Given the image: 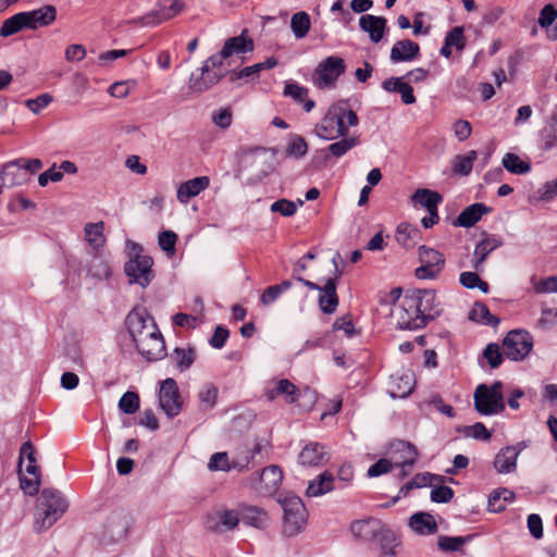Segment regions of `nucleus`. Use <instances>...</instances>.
<instances>
[{
	"mask_svg": "<svg viewBox=\"0 0 557 557\" xmlns=\"http://www.w3.org/2000/svg\"><path fill=\"white\" fill-rule=\"evenodd\" d=\"M459 282L468 289L479 288L484 294H487L490 290L488 284L483 281L476 272H462L459 276Z\"/></svg>",
	"mask_w": 557,
	"mask_h": 557,
	"instance_id": "49",
	"label": "nucleus"
},
{
	"mask_svg": "<svg viewBox=\"0 0 557 557\" xmlns=\"http://www.w3.org/2000/svg\"><path fill=\"white\" fill-rule=\"evenodd\" d=\"M527 447L524 442L517 445L502 448L495 456L494 468L498 473H510L516 471L517 459L520 453Z\"/></svg>",
	"mask_w": 557,
	"mask_h": 557,
	"instance_id": "18",
	"label": "nucleus"
},
{
	"mask_svg": "<svg viewBox=\"0 0 557 557\" xmlns=\"http://www.w3.org/2000/svg\"><path fill=\"white\" fill-rule=\"evenodd\" d=\"M532 198L540 202H550L557 199V175L556 178L547 181L539 187Z\"/></svg>",
	"mask_w": 557,
	"mask_h": 557,
	"instance_id": "48",
	"label": "nucleus"
},
{
	"mask_svg": "<svg viewBox=\"0 0 557 557\" xmlns=\"http://www.w3.org/2000/svg\"><path fill=\"white\" fill-rule=\"evenodd\" d=\"M492 211V208L482 202H475L465 208L453 222L455 226L471 227L478 223L484 214Z\"/></svg>",
	"mask_w": 557,
	"mask_h": 557,
	"instance_id": "26",
	"label": "nucleus"
},
{
	"mask_svg": "<svg viewBox=\"0 0 557 557\" xmlns=\"http://www.w3.org/2000/svg\"><path fill=\"white\" fill-rule=\"evenodd\" d=\"M275 386L278 391L280 395L286 396V401L288 404H294L297 400V387L287 379L278 380L275 383Z\"/></svg>",
	"mask_w": 557,
	"mask_h": 557,
	"instance_id": "56",
	"label": "nucleus"
},
{
	"mask_svg": "<svg viewBox=\"0 0 557 557\" xmlns=\"http://www.w3.org/2000/svg\"><path fill=\"white\" fill-rule=\"evenodd\" d=\"M208 468L211 471H230V460L227 453L220 451L211 456Z\"/></svg>",
	"mask_w": 557,
	"mask_h": 557,
	"instance_id": "59",
	"label": "nucleus"
},
{
	"mask_svg": "<svg viewBox=\"0 0 557 557\" xmlns=\"http://www.w3.org/2000/svg\"><path fill=\"white\" fill-rule=\"evenodd\" d=\"M419 259L421 263L429 265V268H438V271H442L445 265L443 253L424 245L419 247Z\"/></svg>",
	"mask_w": 557,
	"mask_h": 557,
	"instance_id": "44",
	"label": "nucleus"
},
{
	"mask_svg": "<svg viewBox=\"0 0 557 557\" xmlns=\"http://www.w3.org/2000/svg\"><path fill=\"white\" fill-rule=\"evenodd\" d=\"M27 182V173L21 168L16 160L8 162L0 170V194L2 187L11 188L23 185Z\"/></svg>",
	"mask_w": 557,
	"mask_h": 557,
	"instance_id": "22",
	"label": "nucleus"
},
{
	"mask_svg": "<svg viewBox=\"0 0 557 557\" xmlns=\"http://www.w3.org/2000/svg\"><path fill=\"white\" fill-rule=\"evenodd\" d=\"M409 292L419 307L420 314L425 315V325L441 314L442 307L435 290L412 289Z\"/></svg>",
	"mask_w": 557,
	"mask_h": 557,
	"instance_id": "12",
	"label": "nucleus"
},
{
	"mask_svg": "<svg viewBox=\"0 0 557 557\" xmlns=\"http://www.w3.org/2000/svg\"><path fill=\"white\" fill-rule=\"evenodd\" d=\"M284 96L293 98L298 103H302L308 96V89L297 83H288L285 85Z\"/></svg>",
	"mask_w": 557,
	"mask_h": 557,
	"instance_id": "62",
	"label": "nucleus"
},
{
	"mask_svg": "<svg viewBox=\"0 0 557 557\" xmlns=\"http://www.w3.org/2000/svg\"><path fill=\"white\" fill-rule=\"evenodd\" d=\"M391 448L395 455H399V457L396 458L395 466L401 468L400 475L404 478L407 475L405 467H411L416 463L418 450L413 444L401 440L394 442Z\"/></svg>",
	"mask_w": 557,
	"mask_h": 557,
	"instance_id": "21",
	"label": "nucleus"
},
{
	"mask_svg": "<svg viewBox=\"0 0 557 557\" xmlns=\"http://www.w3.org/2000/svg\"><path fill=\"white\" fill-rule=\"evenodd\" d=\"M387 21L383 16L364 14L359 18L360 28L369 34L370 40L374 44L380 42L385 34Z\"/></svg>",
	"mask_w": 557,
	"mask_h": 557,
	"instance_id": "25",
	"label": "nucleus"
},
{
	"mask_svg": "<svg viewBox=\"0 0 557 557\" xmlns=\"http://www.w3.org/2000/svg\"><path fill=\"white\" fill-rule=\"evenodd\" d=\"M446 46L455 47L458 51L463 50L466 47V39L463 36V27L456 26L450 29L445 37Z\"/></svg>",
	"mask_w": 557,
	"mask_h": 557,
	"instance_id": "55",
	"label": "nucleus"
},
{
	"mask_svg": "<svg viewBox=\"0 0 557 557\" xmlns=\"http://www.w3.org/2000/svg\"><path fill=\"white\" fill-rule=\"evenodd\" d=\"M379 519L367 518L361 520H355L350 524V532L354 537L363 542H377L383 532H386Z\"/></svg>",
	"mask_w": 557,
	"mask_h": 557,
	"instance_id": "14",
	"label": "nucleus"
},
{
	"mask_svg": "<svg viewBox=\"0 0 557 557\" xmlns=\"http://www.w3.org/2000/svg\"><path fill=\"white\" fill-rule=\"evenodd\" d=\"M359 117L347 101L333 103L315 125V135L324 140H334L348 134L349 127L357 126Z\"/></svg>",
	"mask_w": 557,
	"mask_h": 557,
	"instance_id": "1",
	"label": "nucleus"
},
{
	"mask_svg": "<svg viewBox=\"0 0 557 557\" xmlns=\"http://www.w3.org/2000/svg\"><path fill=\"white\" fill-rule=\"evenodd\" d=\"M476 158L478 153L475 150H470L466 154L456 156L453 162V172L463 176L469 175Z\"/></svg>",
	"mask_w": 557,
	"mask_h": 557,
	"instance_id": "43",
	"label": "nucleus"
},
{
	"mask_svg": "<svg viewBox=\"0 0 557 557\" xmlns=\"http://www.w3.org/2000/svg\"><path fill=\"white\" fill-rule=\"evenodd\" d=\"M159 405L169 418H174L181 412L182 400L174 379L169 377L161 383Z\"/></svg>",
	"mask_w": 557,
	"mask_h": 557,
	"instance_id": "11",
	"label": "nucleus"
},
{
	"mask_svg": "<svg viewBox=\"0 0 557 557\" xmlns=\"http://www.w3.org/2000/svg\"><path fill=\"white\" fill-rule=\"evenodd\" d=\"M311 27L310 15L305 11H299L292 15L290 28L296 39L305 38Z\"/></svg>",
	"mask_w": 557,
	"mask_h": 557,
	"instance_id": "39",
	"label": "nucleus"
},
{
	"mask_svg": "<svg viewBox=\"0 0 557 557\" xmlns=\"http://www.w3.org/2000/svg\"><path fill=\"white\" fill-rule=\"evenodd\" d=\"M503 166L512 174L522 175L531 171V164L528 161L522 160L518 154L507 152L502 160Z\"/></svg>",
	"mask_w": 557,
	"mask_h": 557,
	"instance_id": "38",
	"label": "nucleus"
},
{
	"mask_svg": "<svg viewBox=\"0 0 557 557\" xmlns=\"http://www.w3.org/2000/svg\"><path fill=\"white\" fill-rule=\"evenodd\" d=\"M409 527L420 535L435 534L438 530L434 517L429 512H416L409 518Z\"/></svg>",
	"mask_w": 557,
	"mask_h": 557,
	"instance_id": "30",
	"label": "nucleus"
},
{
	"mask_svg": "<svg viewBox=\"0 0 557 557\" xmlns=\"http://www.w3.org/2000/svg\"><path fill=\"white\" fill-rule=\"evenodd\" d=\"M284 511L285 533L294 535L306 524L307 510L298 496H287L282 502Z\"/></svg>",
	"mask_w": 557,
	"mask_h": 557,
	"instance_id": "10",
	"label": "nucleus"
},
{
	"mask_svg": "<svg viewBox=\"0 0 557 557\" xmlns=\"http://www.w3.org/2000/svg\"><path fill=\"white\" fill-rule=\"evenodd\" d=\"M158 4V9H153L138 18H134L133 23L139 26L153 27L173 18L185 8L182 0H160Z\"/></svg>",
	"mask_w": 557,
	"mask_h": 557,
	"instance_id": "8",
	"label": "nucleus"
},
{
	"mask_svg": "<svg viewBox=\"0 0 557 557\" xmlns=\"http://www.w3.org/2000/svg\"><path fill=\"white\" fill-rule=\"evenodd\" d=\"M170 359L175 363L181 372L186 371L191 367L196 359V350L193 347L180 348L176 347L170 355Z\"/></svg>",
	"mask_w": 557,
	"mask_h": 557,
	"instance_id": "37",
	"label": "nucleus"
},
{
	"mask_svg": "<svg viewBox=\"0 0 557 557\" xmlns=\"http://www.w3.org/2000/svg\"><path fill=\"white\" fill-rule=\"evenodd\" d=\"M283 472L277 466H268L259 474V480L267 491H272L282 482Z\"/></svg>",
	"mask_w": 557,
	"mask_h": 557,
	"instance_id": "45",
	"label": "nucleus"
},
{
	"mask_svg": "<svg viewBox=\"0 0 557 557\" xmlns=\"http://www.w3.org/2000/svg\"><path fill=\"white\" fill-rule=\"evenodd\" d=\"M533 348V337L524 330L508 332L503 341L504 355L513 361L523 360Z\"/></svg>",
	"mask_w": 557,
	"mask_h": 557,
	"instance_id": "9",
	"label": "nucleus"
},
{
	"mask_svg": "<svg viewBox=\"0 0 557 557\" xmlns=\"http://www.w3.org/2000/svg\"><path fill=\"white\" fill-rule=\"evenodd\" d=\"M210 185L208 176H198L182 183L177 189V200L182 203H187L193 197L198 196L201 191L207 189Z\"/></svg>",
	"mask_w": 557,
	"mask_h": 557,
	"instance_id": "27",
	"label": "nucleus"
},
{
	"mask_svg": "<svg viewBox=\"0 0 557 557\" xmlns=\"http://www.w3.org/2000/svg\"><path fill=\"white\" fill-rule=\"evenodd\" d=\"M531 283L536 293H557V276L537 280L535 275H532Z\"/></svg>",
	"mask_w": 557,
	"mask_h": 557,
	"instance_id": "54",
	"label": "nucleus"
},
{
	"mask_svg": "<svg viewBox=\"0 0 557 557\" xmlns=\"http://www.w3.org/2000/svg\"><path fill=\"white\" fill-rule=\"evenodd\" d=\"M69 502L57 488H44L37 498L34 512V530L41 533L50 529L67 510Z\"/></svg>",
	"mask_w": 557,
	"mask_h": 557,
	"instance_id": "2",
	"label": "nucleus"
},
{
	"mask_svg": "<svg viewBox=\"0 0 557 557\" xmlns=\"http://www.w3.org/2000/svg\"><path fill=\"white\" fill-rule=\"evenodd\" d=\"M26 28L23 12H18L3 21L0 28V37H9Z\"/></svg>",
	"mask_w": 557,
	"mask_h": 557,
	"instance_id": "46",
	"label": "nucleus"
},
{
	"mask_svg": "<svg viewBox=\"0 0 557 557\" xmlns=\"http://www.w3.org/2000/svg\"><path fill=\"white\" fill-rule=\"evenodd\" d=\"M23 16L26 28L35 30L51 25L57 20V9L54 5L46 4L36 10L24 11Z\"/></svg>",
	"mask_w": 557,
	"mask_h": 557,
	"instance_id": "20",
	"label": "nucleus"
},
{
	"mask_svg": "<svg viewBox=\"0 0 557 557\" xmlns=\"http://www.w3.org/2000/svg\"><path fill=\"white\" fill-rule=\"evenodd\" d=\"M416 304L408 290L399 304L394 306L392 317L396 320L398 329L418 330L425 326V315L420 314L419 307Z\"/></svg>",
	"mask_w": 557,
	"mask_h": 557,
	"instance_id": "4",
	"label": "nucleus"
},
{
	"mask_svg": "<svg viewBox=\"0 0 557 557\" xmlns=\"http://www.w3.org/2000/svg\"><path fill=\"white\" fill-rule=\"evenodd\" d=\"M502 245L503 240L500 237L495 235L485 236L474 248L472 268L475 271H481L488 255Z\"/></svg>",
	"mask_w": 557,
	"mask_h": 557,
	"instance_id": "23",
	"label": "nucleus"
},
{
	"mask_svg": "<svg viewBox=\"0 0 557 557\" xmlns=\"http://www.w3.org/2000/svg\"><path fill=\"white\" fill-rule=\"evenodd\" d=\"M411 199L416 205H420L421 207L425 208L426 211H431L437 209V206L442 202L443 197L437 191L426 188H419L411 196Z\"/></svg>",
	"mask_w": 557,
	"mask_h": 557,
	"instance_id": "35",
	"label": "nucleus"
},
{
	"mask_svg": "<svg viewBox=\"0 0 557 557\" xmlns=\"http://www.w3.org/2000/svg\"><path fill=\"white\" fill-rule=\"evenodd\" d=\"M261 65L259 63H256L250 66H246L239 71H233L230 73V81L234 82L242 78H250L255 79L259 76V73L261 72Z\"/></svg>",
	"mask_w": 557,
	"mask_h": 557,
	"instance_id": "63",
	"label": "nucleus"
},
{
	"mask_svg": "<svg viewBox=\"0 0 557 557\" xmlns=\"http://www.w3.org/2000/svg\"><path fill=\"white\" fill-rule=\"evenodd\" d=\"M469 319L483 325L495 326L499 323V319L490 312L487 306L479 301L470 310Z\"/></svg>",
	"mask_w": 557,
	"mask_h": 557,
	"instance_id": "40",
	"label": "nucleus"
},
{
	"mask_svg": "<svg viewBox=\"0 0 557 557\" xmlns=\"http://www.w3.org/2000/svg\"><path fill=\"white\" fill-rule=\"evenodd\" d=\"M119 408L126 414L135 413L139 408V396L135 392H126L119 401Z\"/></svg>",
	"mask_w": 557,
	"mask_h": 557,
	"instance_id": "52",
	"label": "nucleus"
},
{
	"mask_svg": "<svg viewBox=\"0 0 557 557\" xmlns=\"http://www.w3.org/2000/svg\"><path fill=\"white\" fill-rule=\"evenodd\" d=\"M88 272L97 278H108L111 275L110 265L100 258H95L91 261Z\"/></svg>",
	"mask_w": 557,
	"mask_h": 557,
	"instance_id": "58",
	"label": "nucleus"
},
{
	"mask_svg": "<svg viewBox=\"0 0 557 557\" xmlns=\"http://www.w3.org/2000/svg\"><path fill=\"white\" fill-rule=\"evenodd\" d=\"M177 242V235L173 231H163L159 234L158 243L162 250L168 255L175 252V245Z\"/></svg>",
	"mask_w": 557,
	"mask_h": 557,
	"instance_id": "57",
	"label": "nucleus"
},
{
	"mask_svg": "<svg viewBox=\"0 0 557 557\" xmlns=\"http://www.w3.org/2000/svg\"><path fill=\"white\" fill-rule=\"evenodd\" d=\"M346 63L343 58L330 55L318 64L312 74L313 85L319 89H331L345 73Z\"/></svg>",
	"mask_w": 557,
	"mask_h": 557,
	"instance_id": "5",
	"label": "nucleus"
},
{
	"mask_svg": "<svg viewBox=\"0 0 557 557\" xmlns=\"http://www.w3.org/2000/svg\"><path fill=\"white\" fill-rule=\"evenodd\" d=\"M131 517L123 511L112 512L103 524V537L111 542L123 540L129 530Z\"/></svg>",
	"mask_w": 557,
	"mask_h": 557,
	"instance_id": "15",
	"label": "nucleus"
},
{
	"mask_svg": "<svg viewBox=\"0 0 557 557\" xmlns=\"http://www.w3.org/2000/svg\"><path fill=\"white\" fill-rule=\"evenodd\" d=\"M200 73H191L188 81V88L196 94H202L220 83V81L230 74V71H215L209 69L208 72L203 71V64L199 69Z\"/></svg>",
	"mask_w": 557,
	"mask_h": 557,
	"instance_id": "16",
	"label": "nucleus"
},
{
	"mask_svg": "<svg viewBox=\"0 0 557 557\" xmlns=\"http://www.w3.org/2000/svg\"><path fill=\"white\" fill-rule=\"evenodd\" d=\"M197 397L200 410H211L216 404L218 388L213 383H205L198 391Z\"/></svg>",
	"mask_w": 557,
	"mask_h": 557,
	"instance_id": "41",
	"label": "nucleus"
},
{
	"mask_svg": "<svg viewBox=\"0 0 557 557\" xmlns=\"http://www.w3.org/2000/svg\"><path fill=\"white\" fill-rule=\"evenodd\" d=\"M238 511L239 519L247 525L262 528L268 520L267 512L256 506L243 505Z\"/></svg>",
	"mask_w": 557,
	"mask_h": 557,
	"instance_id": "34",
	"label": "nucleus"
},
{
	"mask_svg": "<svg viewBox=\"0 0 557 557\" xmlns=\"http://www.w3.org/2000/svg\"><path fill=\"white\" fill-rule=\"evenodd\" d=\"M421 237V231L417 225L403 222L396 228L395 239L406 249L413 248L419 243Z\"/></svg>",
	"mask_w": 557,
	"mask_h": 557,
	"instance_id": "31",
	"label": "nucleus"
},
{
	"mask_svg": "<svg viewBox=\"0 0 557 557\" xmlns=\"http://www.w3.org/2000/svg\"><path fill=\"white\" fill-rule=\"evenodd\" d=\"M104 223L99 221L97 223H87L84 227L85 239L88 244L98 249L102 247L106 243V236L103 234Z\"/></svg>",
	"mask_w": 557,
	"mask_h": 557,
	"instance_id": "36",
	"label": "nucleus"
},
{
	"mask_svg": "<svg viewBox=\"0 0 557 557\" xmlns=\"http://www.w3.org/2000/svg\"><path fill=\"white\" fill-rule=\"evenodd\" d=\"M504 356V351H500L496 343H490L483 350V357L492 369H496L502 364Z\"/></svg>",
	"mask_w": 557,
	"mask_h": 557,
	"instance_id": "53",
	"label": "nucleus"
},
{
	"mask_svg": "<svg viewBox=\"0 0 557 557\" xmlns=\"http://www.w3.org/2000/svg\"><path fill=\"white\" fill-rule=\"evenodd\" d=\"M137 351L148 361H156L166 356L164 338L158 330L156 334L146 335L135 343Z\"/></svg>",
	"mask_w": 557,
	"mask_h": 557,
	"instance_id": "13",
	"label": "nucleus"
},
{
	"mask_svg": "<svg viewBox=\"0 0 557 557\" xmlns=\"http://www.w3.org/2000/svg\"><path fill=\"white\" fill-rule=\"evenodd\" d=\"M541 146L549 150L557 145V117H553L540 133Z\"/></svg>",
	"mask_w": 557,
	"mask_h": 557,
	"instance_id": "50",
	"label": "nucleus"
},
{
	"mask_svg": "<svg viewBox=\"0 0 557 557\" xmlns=\"http://www.w3.org/2000/svg\"><path fill=\"white\" fill-rule=\"evenodd\" d=\"M153 259L150 256L135 253L124 265V272L131 284H138L141 287L150 285L154 278L152 270Z\"/></svg>",
	"mask_w": 557,
	"mask_h": 557,
	"instance_id": "7",
	"label": "nucleus"
},
{
	"mask_svg": "<svg viewBox=\"0 0 557 557\" xmlns=\"http://www.w3.org/2000/svg\"><path fill=\"white\" fill-rule=\"evenodd\" d=\"M255 48L253 40L247 36V30H243L239 36L232 37L224 42L223 54L228 58L234 53L251 52Z\"/></svg>",
	"mask_w": 557,
	"mask_h": 557,
	"instance_id": "33",
	"label": "nucleus"
},
{
	"mask_svg": "<svg viewBox=\"0 0 557 557\" xmlns=\"http://www.w3.org/2000/svg\"><path fill=\"white\" fill-rule=\"evenodd\" d=\"M341 139L331 144L325 149H322L320 151L323 160L327 162L330 158L339 159L343 156H345L348 151H350L352 148L358 146L360 144L359 136H351V137H339Z\"/></svg>",
	"mask_w": 557,
	"mask_h": 557,
	"instance_id": "28",
	"label": "nucleus"
},
{
	"mask_svg": "<svg viewBox=\"0 0 557 557\" xmlns=\"http://www.w3.org/2000/svg\"><path fill=\"white\" fill-rule=\"evenodd\" d=\"M272 212H278L283 216H292L297 211V206L288 199H278L271 205Z\"/></svg>",
	"mask_w": 557,
	"mask_h": 557,
	"instance_id": "61",
	"label": "nucleus"
},
{
	"mask_svg": "<svg viewBox=\"0 0 557 557\" xmlns=\"http://www.w3.org/2000/svg\"><path fill=\"white\" fill-rule=\"evenodd\" d=\"M557 17V9L553 4H546L540 12L537 20L539 25L542 28H548L553 25Z\"/></svg>",
	"mask_w": 557,
	"mask_h": 557,
	"instance_id": "64",
	"label": "nucleus"
},
{
	"mask_svg": "<svg viewBox=\"0 0 557 557\" xmlns=\"http://www.w3.org/2000/svg\"><path fill=\"white\" fill-rule=\"evenodd\" d=\"M308 152V145L304 137L294 135L286 148V156L296 159L302 158Z\"/></svg>",
	"mask_w": 557,
	"mask_h": 557,
	"instance_id": "51",
	"label": "nucleus"
},
{
	"mask_svg": "<svg viewBox=\"0 0 557 557\" xmlns=\"http://www.w3.org/2000/svg\"><path fill=\"white\" fill-rule=\"evenodd\" d=\"M335 476L329 470L319 474L315 479L309 482L307 487V495L309 497L322 496L335 488Z\"/></svg>",
	"mask_w": 557,
	"mask_h": 557,
	"instance_id": "32",
	"label": "nucleus"
},
{
	"mask_svg": "<svg viewBox=\"0 0 557 557\" xmlns=\"http://www.w3.org/2000/svg\"><path fill=\"white\" fill-rule=\"evenodd\" d=\"M420 54V46L411 39L398 40L391 49V62L396 64L400 62H410Z\"/></svg>",
	"mask_w": 557,
	"mask_h": 557,
	"instance_id": "24",
	"label": "nucleus"
},
{
	"mask_svg": "<svg viewBox=\"0 0 557 557\" xmlns=\"http://www.w3.org/2000/svg\"><path fill=\"white\" fill-rule=\"evenodd\" d=\"M126 329L134 343L146 335L156 334L159 330L153 318L144 306L134 307L125 319Z\"/></svg>",
	"mask_w": 557,
	"mask_h": 557,
	"instance_id": "6",
	"label": "nucleus"
},
{
	"mask_svg": "<svg viewBox=\"0 0 557 557\" xmlns=\"http://www.w3.org/2000/svg\"><path fill=\"white\" fill-rule=\"evenodd\" d=\"M454 494L455 493L451 487H449L447 485H440V486H435L431 491L430 498L434 503L445 504L453 499Z\"/></svg>",
	"mask_w": 557,
	"mask_h": 557,
	"instance_id": "60",
	"label": "nucleus"
},
{
	"mask_svg": "<svg viewBox=\"0 0 557 557\" xmlns=\"http://www.w3.org/2000/svg\"><path fill=\"white\" fill-rule=\"evenodd\" d=\"M330 460L327 448L318 442L306 444L298 455V461L304 467H320Z\"/></svg>",
	"mask_w": 557,
	"mask_h": 557,
	"instance_id": "19",
	"label": "nucleus"
},
{
	"mask_svg": "<svg viewBox=\"0 0 557 557\" xmlns=\"http://www.w3.org/2000/svg\"><path fill=\"white\" fill-rule=\"evenodd\" d=\"M336 288L335 280H327L320 289L318 304L320 310L325 314H332L337 309L339 300Z\"/></svg>",
	"mask_w": 557,
	"mask_h": 557,
	"instance_id": "29",
	"label": "nucleus"
},
{
	"mask_svg": "<svg viewBox=\"0 0 557 557\" xmlns=\"http://www.w3.org/2000/svg\"><path fill=\"white\" fill-rule=\"evenodd\" d=\"M414 387V377L410 371H396L391 374L387 383V392L392 398H406Z\"/></svg>",
	"mask_w": 557,
	"mask_h": 557,
	"instance_id": "17",
	"label": "nucleus"
},
{
	"mask_svg": "<svg viewBox=\"0 0 557 557\" xmlns=\"http://www.w3.org/2000/svg\"><path fill=\"white\" fill-rule=\"evenodd\" d=\"M470 536H448L440 535L437 537V546L443 552H459L462 546L471 540Z\"/></svg>",
	"mask_w": 557,
	"mask_h": 557,
	"instance_id": "47",
	"label": "nucleus"
},
{
	"mask_svg": "<svg viewBox=\"0 0 557 557\" xmlns=\"http://www.w3.org/2000/svg\"><path fill=\"white\" fill-rule=\"evenodd\" d=\"M504 385L495 381L492 385L480 384L473 395L474 408L482 416H495L505 410Z\"/></svg>",
	"mask_w": 557,
	"mask_h": 557,
	"instance_id": "3",
	"label": "nucleus"
},
{
	"mask_svg": "<svg viewBox=\"0 0 557 557\" xmlns=\"http://www.w3.org/2000/svg\"><path fill=\"white\" fill-rule=\"evenodd\" d=\"M376 543L381 550L380 557H397L396 547L399 546L400 542L393 531L387 529Z\"/></svg>",
	"mask_w": 557,
	"mask_h": 557,
	"instance_id": "42",
	"label": "nucleus"
}]
</instances>
